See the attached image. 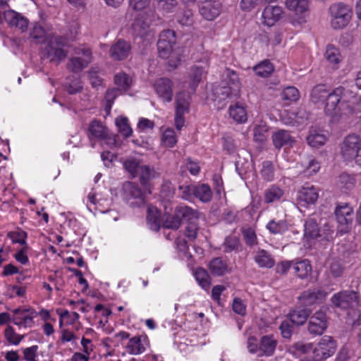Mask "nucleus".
I'll return each mask as SVG.
<instances>
[{
	"label": "nucleus",
	"mask_w": 361,
	"mask_h": 361,
	"mask_svg": "<svg viewBox=\"0 0 361 361\" xmlns=\"http://www.w3.org/2000/svg\"><path fill=\"white\" fill-rule=\"evenodd\" d=\"M324 56L328 62L334 66H337L342 61L338 48L331 44L326 46Z\"/></svg>",
	"instance_id": "35"
},
{
	"label": "nucleus",
	"mask_w": 361,
	"mask_h": 361,
	"mask_svg": "<svg viewBox=\"0 0 361 361\" xmlns=\"http://www.w3.org/2000/svg\"><path fill=\"white\" fill-rule=\"evenodd\" d=\"M194 197L202 202H209L212 198V192L207 184L195 185Z\"/></svg>",
	"instance_id": "31"
},
{
	"label": "nucleus",
	"mask_w": 361,
	"mask_h": 361,
	"mask_svg": "<svg viewBox=\"0 0 361 361\" xmlns=\"http://www.w3.org/2000/svg\"><path fill=\"white\" fill-rule=\"evenodd\" d=\"M159 176L160 173L153 166L142 164L140 167L138 176L141 185L144 187H147L151 180L159 178Z\"/></svg>",
	"instance_id": "26"
},
{
	"label": "nucleus",
	"mask_w": 361,
	"mask_h": 361,
	"mask_svg": "<svg viewBox=\"0 0 361 361\" xmlns=\"http://www.w3.org/2000/svg\"><path fill=\"white\" fill-rule=\"evenodd\" d=\"M238 92H233L232 87L229 86H216L213 89L214 100L219 103L225 101L226 99L233 96H236Z\"/></svg>",
	"instance_id": "29"
},
{
	"label": "nucleus",
	"mask_w": 361,
	"mask_h": 361,
	"mask_svg": "<svg viewBox=\"0 0 361 361\" xmlns=\"http://www.w3.org/2000/svg\"><path fill=\"white\" fill-rule=\"evenodd\" d=\"M283 190L276 185H271L264 191V202L269 204L279 200L283 195Z\"/></svg>",
	"instance_id": "33"
},
{
	"label": "nucleus",
	"mask_w": 361,
	"mask_h": 361,
	"mask_svg": "<svg viewBox=\"0 0 361 361\" xmlns=\"http://www.w3.org/2000/svg\"><path fill=\"white\" fill-rule=\"evenodd\" d=\"M348 90L339 86L330 92L324 84L315 85L310 93V100L314 104L326 101L324 114L330 118L332 123L345 121L355 113L354 103L346 101L345 97Z\"/></svg>",
	"instance_id": "1"
},
{
	"label": "nucleus",
	"mask_w": 361,
	"mask_h": 361,
	"mask_svg": "<svg viewBox=\"0 0 361 361\" xmlns=\"http://www.w3.org/2000/svg\"><path fill=\"white\" fill-rule=\"evenodd\" d=\"M145 13L139 14L132 24L133 35L136 37H140L145 39L151 36L149 28L150 20L145 18Z\"/></svg>",
	"instance_id": "18"
},
{
	"label": "nucleus",
	"mask_w": 361,
	"mask_h": 361,
	"mask_svg": "<svg viewBox=\"0 0 361 361\" xmlns=\"http://www.w3.org/2000/svg\"><path fill=\"white\" fill-rule=\"evenodd\" d=\"M240 246L239 239L235 236H228L223 244L224 251L231 252L238 249Z\"/></svg>",
	"instance_id": "52"
},
{
	"label": "nucleus",
	"mask_w": 361,
	"mask_h": 361,
	"mask_svg": "<svg viewBox=\"0 0 361 361\" xmlns=\"http://www.w3.org/2000/svg\"><path fill=\"white\" fill-rule=\"evenodd\" d=\"M77 29L78 27L75 25L74 32L71 30L70 33L66 32L64 36L51 37L43 49L44 57L57 63L64 60L68 53V42L75 38L78 35Z\"/></svg>",
	"instance_id": "2"
},
{
	"label": "nucleus",
	"mask_w": 361,
	"mask_h": 361,
	"mask_svg": "<svg viewBox=\"0 0 361 361\" xmlns=\"http://www.w3.org/2000/svg\"><path fill=\"white\" fill-rule=\"evenodd\" d=\"M334 213L336 221L341 226H347L353 223L355 215L352 207L348 204L337 206Z\"/></svg>",
	"instance_id": "23"
},
{
	"label": "nucleus",
	"mask_w": 361,
	"mask_h": 361,
	"mask_svg": "<svg viewBox=\"0 0 361 361\" xmlns=\"http://www.w3.org/2000/svg\"><path fill=\"white\" fill-rule=\"evenodd\" d=\"M88 130L90 135L95 138L104 139L106 137V128L98 120H93L90 123Z\"/></svg>",
	"instance_id": "37"
},
{
	"label": "nucleus",
	"mask_w": 361,
	"mask_h": 361,
	"mask_svg": "<svg viewBox=\"0 0 361 361\" xmlns=\"http://www.w3.org/2000/svg\"><path fill=\"white\" fill-rule=\"evenodd\" d=\"M173 82L166 78H159L154 84L157 94L166 102H169L172 100L173 94Z\"/></svg>",
	"instance_id": "19"
},
{
	"label": "nucleus",
	"mask_w": 361,
	"mask_h": 361,
	"mask_svg": "<svg viewBox=\"0 0 361 361\" xmlns=\"http://www.w3.org/2000/svg\"><path fill=\"white\" fill-rule=\"evenodd\" d=\"M146 221L151 226H171V216L162 213L160 209L149 204L146 209Z\"/></svg>",
	"instance_id": "13"
},
{
	"label": "nucleus",
	"mask_w": 361,
	"mask_h": 361,
	"mask_svg": "<svg viewBox=\"0 0 361 361\" xmlns=\"http://www.w3.org/2000/svg\"><path fill=\"white\" fill-rule=\"evenodd\" d=\"M230 116L238 123H244L247 121V111L245 107L239 104L229 108Z\"/></svg>",
	"instance_id": "38"
},
{
	"label": "nucleus",
	"mask_w": 361,
	"mask_h": 361,
	"mask_svg": "<svg viewBox=\"0 0 361 361\" xmlns=\"http://www.w3.org/2000/svg\"><path fill=\"white\" fill-rule=\"evenodd\" d=\"M274 71V66L269 60H264L254 67L256 75L262 78L269 77Z\"/></svg>",
	"instance_id": "41"
},
{
	"label": "nucleus",
	"mask_w": 361,
	"mask_h": 361,
	"mask_svg": "<svg viewBox=\"0 0 361 361\" xmlns=\"http://www.w3.org/2000/svg\"><path fill=\"white\" fill-rule=\"evenodd\" d=\"M199 12L206 20H212L220 13L221 3L216 0H200Z\"/></svg>",
	"instance_id": "16"
},
{
	"label": "nucleus",
	"mask_w": 361,
	"mask_h": 361,
	"mask_svg": "<svg viewBox=\"0 0 361 361\" xmlns=\"http://www.w3.org/2000/svg\"><path fill=\"white\" fill-rule=\"evenodd\" d=\"M190 99V94L185 92H178L176 97L175 124L178 130L184 125V115L189 113Z\"/></svg>",
	"instance_id": "9"
},
{
	"label": "nucleus",
	"mask_w": 361,
	"mask_h": 361,
	"mask_svg": "<svg viewBox=\"0 0 361 361\" xmlns=\"http://www.w3.org/2000/svg\"><path fill=\"white\" fill-rule=\"evenodd\" d=\"M38 348L39 347L37 345L25 348L23 350L24 360L26 361H37L36 357H37Z\"/></svg>",
	"instance_id": "64"
},
{
	"label": "nucleus",
	"mask_w": 361,
	"mask_h": 361,
	"mask_svg": "<svg viewBox=\"0 0 361 361\" xmlns=\"http://www.w3.org/2000/svg\"><path fill=\"white\" fill-rule=\"evenodd\" d=\"M211 273L217 276H223L229 272L227 262L221 257L213 259L209 264Z\"/></svg>",
	"instance_id": "28"
},
{
	"label": "nucleus",
	"mask_w": 361,
	"mask_h": 361,
	"mask_svg": "<svg viewBox=\"0 0 361 361\" xmlns=\"http://www.w3.org/2000/svg\"><path fill=\"white\" fill-rule=\"evenodd\" d=\"M242 233L247 245L252 246L257 244V235L253 227H243Z\"/></svg>",
	"instance_id": "55"
},
{
	"label": "nucleus",
	"mask_w": 361,
	"mask_h": 361,
	"mask_svg": "<svg viewBox=\"0 0 361 361\" xmlns=\"http://www.w3.org/2000/svg\"><path fill=\"white\" fill-rule=\"evenodd\" d=\"M329 13L331 25L335 30L342 29L347 26L353 15L350 6L341 2L331 5Z\"/></svg>",
	"instance_id": "3"
},
{
	"label": "nucleus",
	"mask_w": 361,
	"mask_h": 361,
	"mask_svg": "<svg viewBox=\"0 0 361 361\" xmlns=\"http://www.w3.org/2000/svg\"><path fill=\"white\" fill-rule=\"evenodd\" d=\"M310 314L311 310L300 307L291 311L288 316L293 324L301 326L306 322Z\"/></svg>",
	"instance_id": "27"
},
{
	"label": "nucleus",
	"mask_w": 361,
	"mask_h": 361,
	"mask_svg": "<svg viewBox=\"0 0 361 361\" xmlns=\"http://www.w3.org/2000/svg\"><path fill=\"white\" fill-rule=\"evenodd\" d=\"M87 66L88 64L85 63L80 56L71 58L67 63L68 69L73 73H79Z\"/></svg>",
	"instance_id": "45"
},
{
	"label": "nucleus",
	"mask_w": 361,
	"mask_h": 361,
	"mask_svg": "<svg viewBox=\"0 0 361 361\" xmlns=\"http://www.w3.org/2000/svg\"><path fill=\"white\" fill-rule=\"evenodd\" d=\"M147 346H149V340L144 334L130 338L126 346V350L130 355H138L145 353Z\"/></svg>",
	"instance_id": "15"
},
{
	"label": "nucleus",
	"mask_w": 361,
	"mask_h": 361,
	"mask_svg": "<svg viewBox=\"0 0 361 361\" xmlns=\"http://www.w3.org/2000/svg\"><path fill=\"white\" fill-rule=\"evenodd\" d=\"M295 274L300 279H306L312 272L310 262L307 259L301 260L293 265Z\"/></svg>",
	"instance_id": "34"
},
{
	"label": "nucleus",
	"mask_w": 361,
	"mask_h": 361,
	"mask_svg": "<svg viewBox=\"0 0 361 361\" xmlns=\"http://www.w3.org/2000/svg\"><path fill=\"white\" fill-rule=\"evenodd\" d=\"M56 313L59 316V325L61 326L63 325V320L64 319H69L71 321V323L74 322L75 321L78 320L80 317V315L78 313L73 312H70L67 310H56Z\"/></svg>",
	"instance_id": "58"
},
{
	"label": "nucleus",
	"mask_w": 361,
	"mask_h": 361,
	"mask_svg": "<svg viewBox=\"0 0 361 361\" xmlns=\"http://www.w3.org/2000/svg\"><path fill=\"white\" fill-rule=\"evenodd\" d=\"M286 6L290 11H294L295 14H303L308 11V0H286Z\"/></svg>",
	"instance_id": "32"
},
{
	"label": "nucleus",
	"mask_w": 361,
	"mask_h": 361,
	"mask_svg": "<svg viewBox=\"0 0 361 361\" xmlns=\"http://www.w3.org/2000/svg\"><path fill=\"white\" fill-rule=\"evenodd\" d=\"M7 235L13 243H18L21 245L26 244L27 233L25 231L9 232Z\"/></svg>",
	"instance_id": "61"
},
{
	"label": "nucleus",
	"mask_w": 361,
	"mask_h": 361,
	"mask_svg": "<svg viewBox=\"0 0 361 361\" xmlns=\"http://www.w3.org/2000/svg\"><path fill=\"white\" fill-rule=\"evenodd\" d=\"M180 196L184 200L190 201L194 197L195 185H179Z\"/></svg>",
	"instance_id": "53"
},
{
	"label": "nucleus",
	"mask_w": 361,
	"mask_h": 361,
	"mask_svg": "<svg viewBox=\"0 0 361 361\" xmlns=\"http://www.w3.org/2000/svg\"><path fill=\"white\" fill-rule=\"evenodd\" d=\"M327 293L321 288H310L304 290L298 297L300 306L311 310V312L317 305L322 304L326 299Z\"/></svg>",
	"instance_id": "7"
},
{
	"label": "nucleus",
	"mask_w": 361,
	"mask_h": 361,
	"mask_svg": "<svg viewBox=\"0 0 361 361\" xmlns=\"http://www.w3.org/2000/svg\"><path fill=\"white\" fill-rule=\"evenodd\" d=\"M282 99L290 103L297 102L300 97L298 90L293 86L286 87L281 93Z\"/></svg>",
	"instance_id": "48"
},
{
	"label": "nucleus",
	"mask_w": 361,
	"mask_h": 361,
	"mask_svg": "<svg viewBox=\"0 0 361 361\" xmlns=\"http://www.w3.org/2000/svg\"><path fill=\"white\" fill-rule=\"evenodd\" d=\"M122 190L123 200L130 207H141L145 204L144 193L136 183L126 182Z\"/></svg>",
	"instance_id": "6"
},
{
	"label": "nucleus",
	"mask_w": 361,
	"mask_h": 361,
	"mask_svg": "<svg viewBox=\"0 0 361 361\" xmlns=\"http://www.w3.org/2000/svg\"><path fill=\"white\" fill-rule=\"evenodd\" d=\"M131 46L130 42L118 39L110 49V56L115 61L126 59L130 54Z\"/></svg>",
	"instance_id": "20"
},
{
	"label": "nucleus",
	"mask_w": 361,
	"mask_h": 361,
	"mask_svg": "<svg viewBox=\"0 0 361 361\" xmlns=\"http://www.w3.org/2000/svg\"><path fill=\"white\" fill-rule=\"evenodd\" d=\"M338 184L341 188L350 190L355 185V179L350 175L343 173L338 177Z\"/></svg>",
	"instance_id": "60"
},
{
	"label": "nucleus",
	"mask_w": 361,
	"mask_h": 361,
	"mask_svg": "<svg viewBox=\"0 0 361 361\" xmlns=\"http://www.w3.org/2000/svg\"><path fill=\"white\" fill-rule=\"evenodd\" d=\"M176 44V33L171 30H163L159 37L157 42V50L160 57L167 59L173 51Z\"/></svg>",
	"instance_id": "11"
},
{
	"label": "nucleus",
	"mask_w": 361,
	"mask_h": 361,
	"mask_svg": "<svg viewBox=\"0 0 361 361\" xmlns=\"http://www.w3.org/2000/svg\"><path fill=\"white\" fill-rule=\"evenodd\" d=\"M319 197L318 191L313 185L303 186L298 192V202L299 204H314Z\"/></svg>",
	"instance_id": "25"
},
{
	"label": "nucleus",
	"mask_w": 361,
	"mask_h": 361,
	"mask_svg": "<svg viewBox=\"0 0 361 361\" xmlns=\"http://www.w3.org/2000/svg\"><path fill=\"white\" fill-rule=\"evenodd\" d=\"M195 278L198 284L204 289L208 290L211 286V279L208 272L203 268L199 267L195 271Z\"/></svg>",
	"instance_id": "39"
},
{
	"label": "nucleus",
	"mask_w": 361,
	"mask_h": 361,
	"mask_svg": "<svg viewBox=\"0 0 361 361\" xmlns=\"http://www.w3.org/2000/svg\"><path fill=\"white\" fill-rule=\"evenodd\" d=\"M70 82L66 84V90L70 94L80 92L82 90L81 80L79 78L69 79Z\"/></svg>",
	"instance_id": "56"
},
{
	"label": "nucleus",
	"mask_w": 361,
	"mask_h": 361,
	"mask_svg": "<svg viewBox=\"0 0 361 361\" xmlns=\"http://www.w3.org/2000/svg\"><path fill=\"white\" fill-rule=\"evenodd\" d=\"M361 149V138L359 135L353 133L344 137L340 144V152L343 159L348 161L354 159L358 157V152Z\"/></svg>",
	"instance_id": "8"
},
{
	"label": "nucleus",
	"mask_w": 361,
	"mask_h": 361,
	"mask_svg": "<svg viewBox=\"0 0 361 361\" xmlns=\"http://www.w3.org/2000/svg\"><path fill=\"white\" fill-rule=\"evenodd\" d=\"M162 141L166 147H173L177 142L173 130L170 129L165 130L162 136Z\"/></svg>",
	"instance_id": "63"
},
{
	"label": "nucleus",
	"mask_w": 361,
	"mask_h": 361,
	"mask_svg": "<svg viewBox=\"0 0 361 361\" xmlns=\"http://www.w3.org/2000/svg\"><path fill=\"white\" fill-rule=\"evenodd\" d=\"M4 336L8 343L15 345H18L24 337L23 335L17 334L11 326H8L5 329Z\"/></svg>",
	"instance_id": "46"
},
{
	"label": "nucleus",
	"mask_w": 361,
	"mask_h": 361,
	"mask_svg": "<svg viewBox=\"0 0 361 361\" xmlns=\"http://www.w3.org/2000/svg\"><path fill=\"white\" fill-rule=\"evenodd\" d=\"M4 19L10 27L18 28L23 32L27 29L29 24L28 19L14 10L8 9L4 11Z\"/></svg>",
	"instance_id": "17"
},
{
	"label": "nucleus",
	"mask_w": 361,
	"mask_h": 361,
	"mask_svg": "<svg viewBox=\"0 0 361 361\" xmlns=\"http://www.w3.org/2000/svg\"><path fill=\"white\" fill-rule=\"evenodd\" d=\"M114 83L117 86V89L123 91H127L130 89L132 84V79L128 75L123 72H121L115 75Z\"/></svg>",
	"instance_id": "40"
},
{
	"label": "nucleus",
	"mask_w": 361,
	"mask_h": 361,
	"mask_svg": "<svg viewBox=\"0 0 361 361\" xmlns=\"http://www.w3.org/2000/svg\"><path fill=\"white\" fill-rule=\"evenodd\" d=\"M327 326V316L322 310L317 311L312 316L310 315L307 330L310 334L314 336L322 335Z\"/></svg>",
	"instance_id": "14"
},
{
	"label": "nucleus",
	"mask_w": 361,
	"mask_h": 361,
	"mask_svg": "<svg viewBox=\"0 0 361 361\" xmlns=\"http://www.w3.org/2000/svg\"><path fill=\"white\" fill-rule=\"evenodd\" d=\"M203 73L204 70L202 67H192L190 73V78L191 80L190 88L193 92L195 91L196 87L201 81Z\"/></svg>",
	"instance_id": "47"
},
{
	"label": "nucleus",
	"mask_w": 361,
	"mask_h": 361,
	"mask_svg": "<svg viewBox=\"0 0 361 361\" xmlns=\"http://www.w3.org/2000/svg\"><path fill=\"white\" fill-rule=\"evenodd\" d=\"M224 75L226 76L225 80L227 81L228 86L232 87L233 92H239L240 87V82L238 74L233 70L226 68Z\"/></svg>",
	"instance_id": "43"
},
{
	"label": "nucleus",
	"mask_w": 361,
	"mask_h": 361,
	"mask_svg": "<svg viewBox=\"0 0 361 361\" xmlns=\"http://www.w3.org/2000/svg\"><path fill=\"white\" fill-rule=\"evenodd\" d=\"M273 145L277 149L283 147H292L295 142V138L290 135V132L286 130H278L272 135Z\"/></svg>",
	"instance_id": "22"
},
{
	"label": "nucleus",
	"mask_w": 361,
	"mask_h": 361,
	"mask_svg": "<svg viewBox=\"0 0 361 361\" xmlns=\"http://www.w3.org/2000/svg\"><path fill=\"white\" fill-rule=\"evenodd\" d=\"M179 23L183 25L190 26L193 23V13L191 9L184 10L178 16Z\"/></svg>",
	"instance_id": "62"
},
{
	"label": "nucleus",
	"mask_w": 361,
	"mask_h": 361,
	"mask_svg": "<svg viewBox=\"0 0 361 361\" xmlns=\"http://www.w3.org/2000/svg\"><path fill=\"white\" fill-rule=\"evenodd\" d=\"M304 172L307 175H312L317 173L320 169V164L314 158L310 157L307 162L304 163Z\"/></svg>",
	"instance_id": "57"
},
{
	"label": "nucleus",
	"mask_w": 361,
	"mask_h": 361,
	"mask_svg": "<svg viewBox=\"0 0 361 361\" xmlns=\"http://www.w3.org/2000/svg\"><path fill=\"white\" fill-rule=\"evenodd\" d=\"M12 322L18 326L32 327L34 318L37 316L36 310L32 307H18L12 310Z\"/></svg>",
	"instance_id": "12"
},
{
	"label": "nucleus",
	"mask_w": 361,
	"mask_h": 361,
	"mask_svg": "<svg viewBox=\"0 0 361 361\" xmlns=\"http://www.w3.org/2000/svg\"><path fill=\"white\" fill-rule=\"evenodd\" d=\"M142 165V164H140L138 160L135 159H127L123 164L124 168L133 178L138 176L140 167H141Z\"/></svg>",
	"instance_id": "50"
},
{
	"label": "nucleus",
	"mask_w": 361,
	"mask_h": 361,
	"mask_svg": "<svg viewBox=\"0 0 361 361\" xmlns=\"http://www.w3.org/2000/svg\"><path fill=\"white\" fill-rule=\"evenodd\" d=\"M331 301L335 307L340 309H354L360 305V293L355 290H343L335 293L331 297Z\"/></svg>",
	"instance_id": "5"
},
{
	"label": "nucleus",
	"mask_w": 361,
	"mask_h": 361,
	"mask_svg": "<svg viewBox=\"0 0 361 361\" xmlns=\"http://www.w3.org/2000/svg\"><path fill=\"white\" fill-rule=\"evenodd\" d=\"M255 260L260 267L271 268L275 263L271 255L264 250H260L257 252Z\"/></svg>",
	"instance_id": "36"
},
{
	"label": "nucleus",
	"mask_w": 361,
	"mask_h": 361,
	"mask_svg": "<svg viewBox=\"0 0 361 361\" xmlns=\"http://www.w3.org/2000/svg\"><path fill=\"white\" fill-rule=\"evenodd\" d=\"M116 124L118 128L119 132L126 137L132 135L133 130L128 124V120L126 117H118L116 119Z\"/></svg>",
	"instance_id": "49"
},
{
	"label": "nucleus",
	"mask_w": 361,
	"mask_h": 361,
	"mask_svg": "<svg viewBox=\"0 0 361 361\" xmlns=\"http://www.w3.org/2000/svg\"><path fill=\"white\" fill-rule=\"evenodd\" d=\"M336 342L333 338L328 336L322 337L313 350L314 361H323L332 356L336 351Z\"/></svg>",
	"instance_id": "10"
},
{
	"label": "nucleus",
	"mask_w": 361,
	"mask_h": 361,
	"mask_svg": "<svg viewBox=\"0 0 361 361\" xmlns=\"http://www.w3.org/2000/svg\"><path fill=\"white\" fill-rule=\"evenodd\" d=\"M321 227H304L305 235L307 238L309 239H319V240H325L326 241H330L333 239V236L329 233H327L324 238H322V234L320 233Z\"/></svg>",
	"instance_id": "42"
},
{
	"label": "nucleus",
	"mask_w": 361,
	"mask_h": 361,
	"mask_svg": "<svg viewBox=\"0 0 361 361\" xmlns=\"http://www.w3.org/2000/svg\"><path fill=\"white\" fill-rule=\"evenodd\" d=\"M277 345V341L273 335H265L259 341V356H272Z\"/></svg>",
	"instance_id": "24"
},
{
	"label": "nucleus",
	"mask_w": 361,
	"mask_h": 361,
	"mask_svg": "<svg viewBox=\"0 0 361 361\" xmlns=\"http://www.w3.org/2000/svg\"><path fill=\"white\" fill-rule=\"evenodd\" d=\"M200 219L204 220V214L188 206H178L171 216V226L176 224H196Z\"/></svg>",
	"instance_id": "4"
},
{
	"label": "nucleus",
	"mask_w": 361,
	"mask_h": 361,
	"mask_svg": "<svg viewBox=\"0 0 361 361\" xmlns=\"http://www.w3.org/2000/svg\"><path fill=\"white\" fill-rule=\"evenodd\" d=\"M283 8L279 6H267L262 12L263 24L267 26H273L282 17Z\"/></svg>",
	"instance_id": "21"
},
{
	"label": "nucleus",
	"mask_w": 361,
	"mask_h": 361,
	"mask_svg": "<svg viewBox=\"0 0 361 361\" xmlns=\"http://www.w3.org/2000/svg\"><path fill=\"white\" fill-rule=\"evenodd\" d=\"M269 127L266 124H260L254 128V140L257 142H264L267 139Z\"/></svg>",
	"instance_id": "51"
},
{
	"label": "nucleus",
	"mask_w": 361,
	"mask_h": 361,
	"mask_svg": "<svg viewBox=\"0 0 361 361\" xmlns=\"http://www.w3.org/2000/svg\"><path fill=\"white\" fill-rule=\"evenodd\" d=\"M274 166L270 161H264L262 162L260 175L264 180L271 182L274 180Z\"/></svg>",
	"instance_id": "44"
},
{
	"label": "nucleus",
	"mask_w": 361,
	"mask_h": 361,
	"mask_svg": "<svg viewBox=\"0 0 361 361\" xmlns=\"http://www.w3.org/2000/svg\"><path fill=\"white\" fill-rule=\"evenodd\" d=\"M45 33L44 29L41 25L36 24L30 31V38L35 42L39 43L44 39Z\"/></svg>",
	"instance_id": "54"
},
{
	"label": "nucleus",
	"mask_w": 361,
	"mask_h": 361,
	"mask_svg": "<svg viewBox=\"0 0 361 361\" xmlns=\"http://www.w3.org/2000/svg\"><path fill=\"white\" fill-rule=\"evenodd\" d=\"M326 137L320 130L311 128L307 137V142L312 147L318 148L324 145Z\"/></svg>",
	"instance_id": "30"
},
{
	"label": "nucleus",
	"mask_w": 361,
	"mask_h": 361,
	"mask_svg": "<svg viewBox=\"0 0 361 361\" xmlns=\"http://www.w3.org/2000/svg\"><path fill=\"white\" fill-rule=\"evenodd\" d=\"M119 94V90L117 88L109 89L105 94V109L109 111L116 98Z\"/></svg>",
	"instance_id": "59"
}]
</instances>
